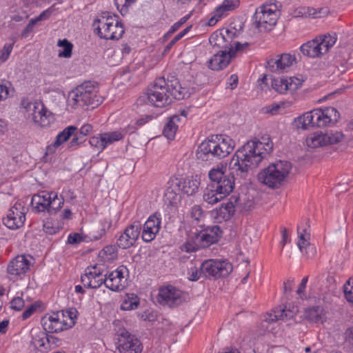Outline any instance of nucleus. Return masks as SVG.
<instances>
[{"label": "nucleus", "instance_id": "obj_1", "mask_svg": "<svg viewBox=\"0 0 353 353\" xmlns=\"http://www.w3.org/2000/svg\"><path fill=\"white\" fill-rule=\"evenodd\" d=\"M267 142L259 140L248 141L239 149L230 163L231 176L242 174H254V170L264 158V154L270 153L273 148V143L270 137L264 139Z\"/></svg>", "mask_w": 353, "mask_h": 353}, {"label": "nucleus", "instance_id": "obj_2", "mask_svg": "<svg viewBox=\"0 0 353 353\" xmlns=\"http://www.w3.org/2000/svg\"><path fill=\"white\" fill-rule=\"evenodd\" d=\"M168 84L164 78L157 79L152 85L147 89V92L139 100L148 103L155 107L162 108L170 104L173 99H182L184 94L176 80L171 81Z\"/></svg>", "mask_w": 353, "mask_h": 353}, {"label": "nucleus", "instance_id": "obj_3", "mask_svg": "<svg viewBox=\"0 0 353 353\" xmlns=\"http://www.w3.org/2000/svg\"><path fill=\"white\" fill-rule=\"evenodd\" d=\"M230 139L223 138L221 135H212L199 145L196 157L201 161L200 163H216L232 152L234 145Z\"/></svg>", "mask_w": 353, "mask_h": 353}, {"label": "nucleus", "instance_id": "obj_4", "mask_svg": "<svg viewBox=\"0 0 353 353\" xmlns=\"http://www.w3.org/2000/svg\"><path fill=\"white\" fill-rule=\"evenodd\" d=\"M340 118V114L333 107H325L307 112L295 119L297 128L307 130L310 128H321L336 123Z\"/></svg>", "mask_w": 353, "mask_h": 353}, {"label": "nucleus", "instance_id": "obj_5", "mask_svg": "<svg viewBox=\"0 0 353 353\" xmlns=\"http://www.w3.org/2000/svg\"><path fill=\"white\" fill-rule=\"evenodd\" d=\"M96 88L91 81H85L69 92L68 101L72 108L91 105L92 108L97 107L101 100L96 94Z\"/></svg>", "mask_w": 353, "mask_h": 353}, {"label": "nucleus", "instance_id": "obj_6", "mask_svg": "<svg viewBox=\"0 0 353 353\" xmlns=\"http://www.w3.org/2000/svg\"><path fill=\"white\" fill-rule=\"evenodd\" d=\"M235 178H210L203 194V200L213 205L226 197L234 188Z\"/></svg>", "mask_w": 353, "mask_h": 353}, {"label": "nucleus", "instance_id": "obj_7", "mask_svg": "<svg viewBox=\"0 0 353 353\" xmlns=\"http://www.w3.org/2000/svg\"><path fill=\"white\" fill-rule=\"evenodd\" d=\"M235 178H210L203 194V200L213 205L226 197L234 188Z\"/></svg>", "mask_w": 353, "mask_h": 353}, {"label": "nucleus", "instance_id": "obj_8", "mask_svg": "<svg viewBox=\"0 0 353 353\" xmlns=\"http://www.w3.org/2000/svg\"><path fill=\"white\" fill-rule=\"evenodd\" d=\"M336 41V35H320L303 43L300 47L301 53L310 58H318L326 54Z\"/></svg>", "mask_w": 353, "mask_h": 353}, {"label": "nucleus", "instance_id": "obj_9", "mask_svg": "<svg viewBox=\"0 0 353 353\" xmlns=\"http://www.w3.org/2000/svg\"><path fill=\"white\" fill-rule=\"evenodd\" d=\"M232 265L227 261L209 259L201 264L203 276L208 279L225 277L232 272Z\"/></svg>", "mask_w": 353, "mask_h": 353}, {"label": "nucleus", "instance_id": "obj_10", "mask_svg": "<svg viewBox=\"0 0 353 353\" xmlns=\"http://www.w3.org/2000/svg\"><path fill=\"white\" fill-rule=\"evenodd\" d=\"M344 138L342 132L330 131L323 132L322 131L314 132L307 136L305 142L310 148H316L327 145L336 144L341 141Z\"/></svg>", "mask_w": 353, "mask_h": 353}, {"label": "nucleus", "instance_id": "obj_11", "mask_svg": "<svg viewBox=\"0 0 353 353\" xmlns=\"http://www.w3.org/2000/svg\"><path fill=\"white\" fill-rule=\"evenodd\" d=\"M64 314L57 311L42 317L41 323L43 330L47 332L57 333L72 327L73 326L72 321L70 320V322H65Z\"/></svg>", "mask_w": 353, "mask_h": 353}, {"label": "nucleus", "instance_id": "obj_12", "mask_svg": "<svg viewBox=\"0 0 353 353\" xmlns=\"http://www.w3.org/2000/svg\"><path fill=\"white\" fill-rule=\"evenodd\" d=\"M254 19L257 28L261 32L270 31L276 25L277 14L271 8L263 6L256 10Z\"/></svg>", "mask_w": 353, "mask_h": 353}, {"label": "nucleus", "instance_id": "obj_13", "mask_svg": "<svg viewBox=\"0 0 353 353\" xmlns=\"http://www.w3.org/2000/svg\"><path fill=\"white\" fill-rule=\"evenodd\" d=\"M118 350L119 353H141L143 345L141 341L126 330L119 334Z\"/></svg>", "mask_w": 353, "mask_h": 353}, {"label": "nucleus", "instance_id": "obj_14", "mask_svg": "<svg viewBox=\"0 0 353 353\" xmlns=\"http://www.w3.org/2000/svg\"><path fill=\"white\" fill-rule=\"evenodd\" d=\"M26 221V208L21 203L17 202L10 208L6 218L3 219L4 225L11 230H16L22 227Z\"/></svg>", "mask_w": 353, "mask_h": 353}, {"label": "nucleus", "instance_id": "obj_15", "mask_svg": "<svg viewBox=\"0 0 353 353\" xmlns=\"http://www.w3.org/2000/svg\"><path fill=\"white\" fill-rule=\"evenodd\" d=\"M125 272L128 273V270L125 266L121 265L108 274H105V286L113 292H121L124 290L127 285Z\"/></svg>", "mask_w": 353, "mask_h": 353}, {"label": "nucleus", "instance_id": "obj_16", "mask_svg": "<svg viewBox=\"0 0 353 353\" xmlns=\"http://www.w3.org/2000/svg\"><path fill=\"white\" fill-rule=\"evenodd\" d=\"M237 199L230 196L227 202L210 212V216L215 223H223L230 220L236 212L235 203Z\"/></svg>", "mask_w": 353, "mask_h": 353}, {"label": "nucleus", "instance_id": "obj_17", "mask_svg": "<svg viewBox=\"0 0 353 353\" xmlns=\"http://www.w3.org/2000/svg\"><path fill=\"white\" fill-rule=\"evenodd\" d=\"M157 301L164 306H178L182 303L181 292L172 285L161 287L159 290Z\"/></svg>", "mask_w": 353, "mask_h": 353}, {"label": "nucleus", "instance_id": "obj_18", "mask_svg": "<svg viewBox=\"0 0 353 353\" xmlns=\"http://www.w3.org/2000/svg\"><path fill=\"white\" fill-rule=\"evenodd\" d=\"M30 108L32 107V117L33 121L41 127L48 126L54 121V115L45 107L41 101L28 103Z\"/></svg>", "mask_w": 353, "mask_h": 353}, {"label": "nucleus", "instance_id": "obj_19", "mask_svg": "<svg viewBox=\"0 0 353 353\" xmlns=\"http://www.w3.org/2000/svg\"><path fill=\"white\" fill-rule=\"evenodd\" d=\"M290 174H297L292 172V164L286 161H279L262 170L257 176H287Z\"/></svg>", "mask_w": 353, "mask_h": 353}, {"label": "nucleus", "instance_id": "obj_20", "mask_svg": "<svg viewBox=\"0 0 353 353\" xmlns=\"http://www.w3.org/2000/svg\"><path fill=\"white\" fill-rule=\"evenodd\" d=\"M196 169L199 173H196L195 176L205 174L207 172H208V176H221L226 172L227 163L221 159L216 163L214 161L197 163Z\"/></svg>", "mask_w": 353, "mask_h": 353}, {"label": "nucleus", "instance_id": "obj_21", "mask_svg": "<svg viewBox=\"0 0 353 353\" xmlns=\"http://www.w3.org/2000/svg\"><path fill=\"white\" fill-rule=\"evenodd\" d=\"M111 14L108 12H103L94 19L92 26L94 28V32L101 39H108L115 38V35L110 33V28H114L112 21H109Z\"/></svg>", "mask_w": 353, "mask_h": 353}, {"label": "nucleus", "instance_id": "obj_22", "mask_svg": "<svg viewBox=\"0 0 353 353\" xmlns=\"http://www.w3.org/2000/svg\"><path fill=\"white\" fill-rule=\"evenodd\" d=\"M161 215L157 213L150 216L145 222L142 229V239L145 242H151L154 240L161 229Z\"/></svg>", "mask_w": 353, "mask_h": 353}, {"label": "nucleus", "instance_id": "obj_23", "mask_svg": "<svg viewBox=\"0 0 353 353\" xmlns=\"http://www.w3.org/2000/svg\"><path fill=\"white\" fill-rule=\"evenodd\" d=\"M296 58L288 53L276 55V58H271L267 61L266 68L272 72L281 73L286 68H290Z\"/></svg>", "mask_w": 353, "mask_h": 353}, {"label": "nucleus", "instance_id": "obj_24", "mask_svg": "<svg viewBox=\"0 0 353 353\" xmlns=\"http://www.w3.org/2000/svg\"><path fill=\"white\" fill-rule=\"evenodd\" d=\"M222 230L219 225L208 226L197 236L200 247L207 248L217 243L222 236Z\"/></svg>", "mask_w": 353, "mask_h": 353}, {"label": "nucleus", "instance_id": "obj_25", "mask_svg": "<svg viewBox=\"0 0 353 353\" xmlns=\"http://www.w3.org/2000/svg\"><path fill=\"white\" fill-rule=\"evenodd\" d=\"M302 85V81L296 77L289 79L278 78L272 81V87L277 92L283 94L286 91L294 92L298 90Z\"/></svg>", "mask_w": 353, "mask_h": 353}, {"label": "nucleus", "instance_id": "obj_26", "mask_svg": "<svg viewBox=\"0 0 353 353\" xmlns=\"http://www.w3.org/2000/svg\"><path fill=\"white\" fill-rule=\"evenodd\" d=\"M175 183L178 190L188 196L194 194L200 185L199 178H174L172 185Z\"/></svg>", "mask_w": 353, "mask_h": 353}, {"label": "nucleus", "instance_id": "obj_27", "mask_svg": "<svg viewBox=\"0 0 353 353\" xmlns=\"http://www.w3.org/2000/svg\"><path fill=\"white\" fill-rule=\"evenodd\" d=\"M31 341L30 344L33 347L42 353H46L49 351L48 335L47 332L41 331L39 328H32L30 331Z\"/></svg>", "mask_w": 353, "mask_h": 353}, {"label": "nucleus", "instance_id": "obj_28", "mask_svg": "<svg viewBox=\"0 0 353 353\" xmlns=\"http://www.w3.org/2000/svg\"><path fill=\"white\" fill-rule=\"evenodd\" d=\"M231 59L226 50H215L213 57L208 61V67L213 70H222L230 63Z\"/></svg>", "mask_w": 353, "mask_h": 353}, {"label": "nucleus", "instance_id": "obj_29", "mask_svg": "<svg viewBox=\"0 0 353 353\" xmlns=\"http://www.w3.org/2000/svg\"><path fill=\"white\" fill-rule=\"evenodd\" d=\"M30 262L24 256H17L8 264L7 272L10 275L19 276L30 268Z\"/></svg>", "mask_w": 353, "mask_h": 353}, {"label": "nucleus", "instance_id": "obj_30", "mask_svg": "<svg viewBox=\"0 0 353 353\" xmlns=\"http://www.w3.org/2000/svg\"><path fill=\"white\" fill-rule=\"evenodd\" d=\"M48 196V192L43 191L32 197L31 205L36 212H48V205L50 203Z\"/></svg>", "mask_w": 353, "mask_h": 353}, {"label": "nucleus", "instance_id": "obj_31", "mask_svg": "<svg viewBox=\"0 0 353 353\" xmlns=\"http://www.w3.org/2000/svg\"><path fill=\"white\" fill-rule=\"evenodd\" d=\"M181 200V196L176 192L174 187H168L164 193L165 210L168 212L176 210L177 203Z\"/></svg>", "mask_w": 353, "mask_h": 353}, {"label": "nucleus", "instance_id": "obj_32", "mask_svg": "<svg viewBox=\"0 0 353 353\" xmlns=\"http://www.w3.org/2000/svg\"><path fill=\"white\" fill-rule=\"evenodd\" d=\"M232 196L237 199L235 203L236 212H239L240 213L249 212L254 207L255 202L252 195H232Z\"/></svg>", "mask_w": 353, "mask_h": 353}, {"label": "nucleus", "instance_id": "obj_33", "mask_svg": "<svg viewBox=\"0 0 353 353\" xmlns=\"http://www.w3.org/2000/svg\"><path fill=\"white\" fill-rule=\"evenodd\" d=\"M181 122V119L179 115L175 114L169 117L168 122L165 123L163 134L168 140H173L175 137L176 132L179 128V123Z\"/></svg>", "mask_w": 353, "mask_h": 353}, {"label": "nucleus", "instance_id": "obj_34", "mask_svg": "<svg viewBox=\"0 0 353 353\" xmlns=\"http://www.w3.org/2000/svg\"><path fill=\"white\" fill-rule=\"evenodd\" d=\"M77 130V128L74 125H70L65 128L57 136L54 144L52 145L48 146L46 153L53 152L54 148H57L61 143L66 142L72 135L74 134Z\"/></svg>", "mask_w": 353, "mask_h": 353}, {"label": "nucleus", "instance_id": "obj_35", "mask_svg": "<svg viewBox=\"0 0 353 353\" xmlns=\"http://www.w3.org/2000/svg\"><path fill=\"white\" fill-rule=\"evenodd\" d=\"M209 42L214 48H219L218 50H226V51H228L229 49H231V45L220 30L212 34L210 37Z\"/></svg>", "mask_w": 353, "mask_h": 353}, {"label": "nucleus", "instance_id": "obj_36", "mask_svg": "<svg viewBox=\"0 0 353 353\" xmlns=\"http://www.w3.org/2000/svg\"><path fill=\"white\" fill-rule=\"evenodd\" d=\"M298 310L296 307H292V309L282 308L274 311V314H270V317L268 319L269 321H274L279 319L288 320L292 319L297 313Z\"/></svg>", "mask_w": 353, "mask_h": 353}, {"label": "nucleus", "instance_id": "obj_37", "mask_svg": "<svg viewBox=\"0 0 353 353\" xmlns=\"http://www.w3.org/2000/svg\"><path fill=\"white\" fill-rule=\"evenodd\" d=\"M48 199L50 203L48 205V212L50 214H56L62 208L64 199L61 196L58 197L57 193L48 192Z\"/></svg>", "mask_w": 353, "mask_h": 353}, {"label": "nucleus", "instance_id": "obj_38", "mask_svg": "<svg viewBox=\"0 0 353 353\" xmlns=\"http://www.w3.org/2000/svg\"><path fill=\"white\" fill-rule=\"evenodd\" d=\"M111 223L105 220L101 221V225L97 226L86 235L88 241H97L101 239L110 228Z\"/></svg>", "mask_w": 353, "mask_h": 353}, {"label": "nucleus", "instance_id": "obj_39", "mask_svg": "<svg viewBox=\"0 0 353 353\" xmlns=\"http://www.w3.org/2000/svg\"><path fill=\"white\" fill-rule=\"evenodd\" d=\"M239 6V0H224L215 10V16L221 18L227 12L235 10Z\"/></svg>", "mask_w": 353, "mask_h": 353}, {"label": "nucleus", "instance_id": "obj_40", "mask_svg": "<svg viewBox=\"0 0 353 353\" xmlns=\"http://www.w3.org/2000/svg\"><path fill=\"white\" fill-rule=\"evenodd\" d=\"M139 305V298L134 294H127L121 305L122 310H132L137 309Z\"/></svg>", "mask_w": 353, "mask_h": 353}, {"label": "nucleus", "instance_id": "obj_41", "mask_svg": "<svg viewBox=\"0 0 353 353\" xmlns=\"http://www.w3.org/2000/svg\"><path fill=\"white\" fill-rule=\"evenodd\" d=\"M109 21H112V25H114V28H110V33L115 35V38L109 39L110 40H119L124 34L125 30L123 24L121 21H119L117 19V16H112L109 19Z\"/></svg>", "mask_w": 353, "mask_h": 353}, {"label": "nucleus", "instance_id": "obj_42", "mask_svg": "<svg viewBox=\"0 0 353 353\" xmlns=\"http://www.w3.org/2000/svg\"><path fill=\"white\" fill-rule=\"evenodd\" d=\"M122 139L123 135L119 132L101 134V150H103L108 144H110Z\"/></svg>", "mask_w": 353, "mask_h": 353}, {"label": "nucleus", "instance_id": "obj_43", "mask_svg": "<svg viewBox=\"0 0 353 353\" xmlns=\"http://www.w3.org/2000/svg\"><path fill=\"white\" fill-rule=\"evenodd\" d=\"M141 230V224L139 221H134L130 226L127 227L124 232L128 235V237L131 239L135 243L139 239Z\"/></svg>", "mask_w": 353, "mask_h": 353}, {"label": "nucleus", "instance_id": "obj_44", "mask_svg": "<svg viewBox=\"0 0 353 353\" xmlns=\"http://www.w3.org/2000/svg\"><path fill=\"white\" fill-rule=\"evenodd\" d=\"M57 46L63 48L62 51L59 52V57L70 58L71 57L73 48V45L71 42L64 39L59 40Z\"/></svg>", "mask_w": 353, "mask_h": 353}, {"label": "nucleus", "instance_id": "obj_45", "mask_svg": "<svg viewBox=\"0 0 353 353\" xmlns=\"http://www.w3.org/2000/svg\"><path fill=\"white\" fill-rule=\"evenodd\" d=\"M259 181L271 189L280 188L285 181L286 178H259Z\"/></svg>", "mask_w": 353, "mask_h": 353}, {"label": "nucleus", "instance_id": "obj_46", "mask_svg": "<svg viewBox=\"0 0 353 353\" xmlns=\"http://www.w3.org/2000/svg\"><path fill=\"white\" fill-rule=\"evenodd\" d=\"M135 242L128 237V235L123 232L117 241V245L119 248L127 249L134 245Z\"/></svg>", "mask_w": 353, "mask_h": 353}, {"label": "nucleus", "instance_id": "obj_47", "mask_svg": "<svg viewBox=\"0 0 353 353\" xmlns=\"http://www.w3.org/2000/svg\"><path fill=\"white\" fill-rule=\"evenodd\" d=\"M321 308L319 306H314L306 310V316L312 321L318 322L321 319Z\"/></svg>", "mask_w": 353, "mask_h": 353}, {"label": "nucleus", "instance_id": "obj_48", "mask_svg": "<svg viewBox=\"0 0 353 353\" xmlns=\"http://www.w3.org/2000/svg\"><path fill=\"white\" fill-rule=\"evenodd\" d=\"M343 292L347 301L353 303V278L349 279L344 285Z\"/></svg>", "mask_w": 353, "mask_h": 353}, {"label": "nucleus", "instance_id": "obj_49", "mask_svg": "<svg viewBox=\"0 0 353 353\" xmlns=\"http://www.w3.org/2000/svg\"><path fill=\"white\" fill-rule=\"evenodd\" d=\"M297 231L299 234V241L297 245L301 252H303V248H307V246L310 247V243L305 238V234L306 233V228L303 230V232H300V228L297 227Z\"/></svg>", "mask_w": 353, "mask_h": 353}, {"label": "nucleus", "instance_id": "obj_50", "mask_svg": "<svg viewBox=\"0 0 353 353\" xmlns=\"http://www.w3.org/2000/svg\"><path fill=\"white\" fill-rule=\"evenodd\" d=\"M250 44L248 42L241 43L239 41H235L233 43H231V49L228 50V52L232 58L235 56L237 52L248 48Z\"/></svg>", "mask_w": 353, "mask_h": 353}, {"label": "nucleus", "instance_id": "obj_51", "mask_svg": "<svg viewBox=\"0 0 353 353\" xmlns=\"http://www.w3.org/2000/svg\"><path fill=\"white\" fill-rule=\"evenodd\" d=\"M136 0H114V3L122 14L123 12H127L130 6L134 3Z\"/></svg>", "mask_w": 353, "mask_h": 353}, {"label": "nucleus", "instance_id": "obj_52", "mask_svg": "<svg viewBox=\"0 0 353 353\" xmlns=\"http://www.w3.org/2000/svg\"><path fill=\"white\" fill-rule=\"evenodd\" d=\"M82 241L88 242L86 235H81L79 233L69 234L68 237V243L69 244H77Z\"/></svg>", "mask_w": 353, "mask_h": 353}, {"label": "nucleus", "instance_id": "obj_53", "mask_svg": "<svg viewBox=\"0 0 353 353\" xmlns=\"http://www.w3.org/2000/svg\"><path fill=\"white\" fill-rule=\"evenodd\" d=\"M188 279L190 281H198L201 276H203V273L201 272V267L198 269L196 267L190 268L188 272Z\"/></svg>", "mask_w": 353, "mask_h": 353}, {"label": "nucleus", "instance_id": "obj_54", "mask_svg": "<svg viewBox=\"0 0 353 353\" xmlns=\"http://www.w3.org/2000/svg\"><path fill=\"white\" fill-rule=\"evenodd\" d=\"M220 31L230 45L233 43V39L236 37V32L234 28L232 30L221 29Z\"/></svg>", "mask_w": 353, "mask_h": 353}, {"label": "nucleus", "instance_id": "obj_55", "mask_svg": "<svg viewBox=\"0 0 353 353\" xmlns=\"http://www.w3.org/2000/svg\"><path fill=\"white\" fill-rule=\"evenodd\" d=\"M10 305H11L10 307L12 309L17 310V311H20L24 307L25 302L22 298L17 296V297L14 298L11 301Z\"/></svg>", "mask_w": 353, "mask_h": 353}, {"label": "nucleus", "instance_id": "obj_56", "mask_svg": "<svg viewBox=\"0 0 353 353\" xmlns=\"http://www.w3.org/2000/svg\"><path fill=\"white\" fill-rule=\"evenodd\" d=\"M40 306V304L37 302L30 305L22 314V319L26 320L30 317L33 313L37 310V309Z\"/></svg>", "mask_w": 353, "mask_h": 353}, {"label": "nucleus", "instance_id": "obj_57", "mask_svg": "<svg viewBox=\"0 0 353 353\" xmlns=\"http://www.w3.org/2000/svg\"><path fill=\"white\" fill-rule=\"evenodd\" d=\"M12 50V45H6L1 50H0V63L6 61Z\"/></svg>", "mask_w": 353, "mask_h": 353}, {"label": "nucleus", "instance_id": "obj_58", "mask_svg": "<svg viewBox=\"0 0 353 353\" xmlns=\"http://www.w3.org/2000/svg\"><path fill=\"white\" fill-rule=\"evenodd\" d=\"M307 10L308 12L306 13V12H299V14H301L302 17H307V15L308 16H312L313 18H319V17H321V16L319 14L320 13H321L322 12H323L324 14H327V9H321L318 12L314 11V9L313 8H307Z\"/></svg>", "mask_w": 353, "mask_h": 353}, {"label": "nucleus", "instance_id": "obj_59", "mask_svg": "<svg viewBox=\"0 0 353 353\" xmlns=\"http://www.w3.org/2000/svg\"><path fill=\"white\" fill-rule=\"evenodd\" d=\"M190 18V14L182 17L178 22L175 23L168 31V34H170L176 32L183 24H184Z\"/></svg>", "mask_w": 353, "mask_h": 353}, {"label": "nucleus", "instance_id": "obj_60", "mask_svg": "<svg viewBox=\"0 0 353 353\" xmlns=\"http://www.w3.org/2000/svg\"><path fill=\"white\" fill-rule=\"evenodd\" d=\"M61 313H65V322H70V320H71L73 323V325L75 323L74 319L76 318V310H62L61 311Z\"/></svg>", "mask_w": 353, "mask_h": 353}, {"label": "nucleus", "instance_id": "obj_61", "mask_svg": "<svg viewBox=\"0 0 353 353\" xmlns=\"http://www.w3.org/2000/svg\"><path fill=\"white\" fill-rule=\"evenodd\" d=\"M52 12L53 10L52 8H48L43 11L38 17L34 18V19L36 20L37 23L41 21L46 20L51 16Z\"/></svg>", "mask_w": 353, "mask_h": 353}, {"label": "nucleus", "instance_id": "obj_62", "mask_svg": "<svg viewBox=\"0 0 353 353\" xmlns=\"http://www.w3.org/2000/svg\"><path fill=\"white\" fill-rule=\"evenodd\" d=\"M36 24H37L36 20H34V19H32L29 21L28 24L26 26V28L23 30L22 32H21V37H26L28 35V34L32 30L34 26Z\"/></svg>", "mask_w": 353, "mask_h": 353}, {"label": "nucleus", "instance_id": "obj_63", "mask_svg": "<svg viewBox=\"0 0 353 353\" xmlns=\"http://www.w3.org/2000/svg\"><path fill=\"white\" fill-rule=\"evenodd\" d=\"M43 230L46 233L49 234H55L57 232L58 228L54 227L49 221L44 222L43 224Z\"/></svg>", "mask_w": 353, "mask_h": 353}, {"label": "nucleus", "instance_id": "obj_64", "mask_svg": "<svg viewBox=\"0 0 353 353\" xmlns=\"http://www.w3.org/2000/svg\"><path fill=\"white\" fill-rule=\"evenodd\" d=\"M344 334L346 343L353 347V327H348Z\"/></svg>", "mask_w": 353, "mask_h": 353}]
</instances>
